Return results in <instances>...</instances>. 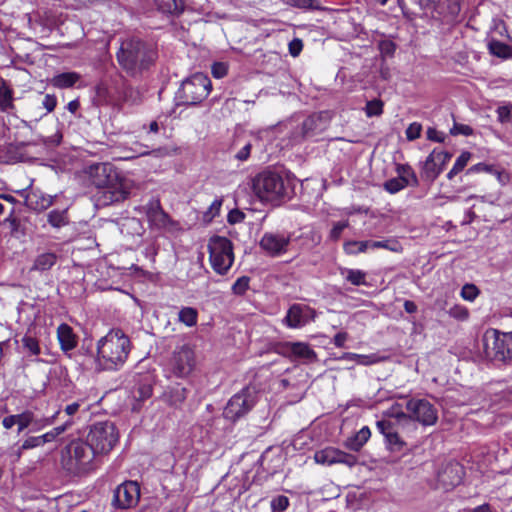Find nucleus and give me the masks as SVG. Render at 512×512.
<instances>
[{"label":"nucleus","mask_w":512,"mask_h":512,"mask_svg":"<svg viewBox=\"0 0 512 512\" xmlns=\"http://www.w3.org/2000/svg\"><path fill=\"white\" fill-rule=\"evenodd\" d=\"M87 174L92 185L99 192L96 196L97 205L109 206L126 200L132 190L133 183L122 176L111 163L90 165Z\"/></svg>","instance_id":"obj_1"},{"label":"nucleus","mask_w":512,"mask_h":512,"mask_svg":"<svg viewBox=\"0 0 512 512\" xmlns=\"http://www.w3.org/2000/svg\"><path fill=\"white\" fill-rule=\"evenodd\" d=\"M158 52L153 44L130 37L121 41L116 53L119 66L130 76H137L154 65Z\"/></svg>","instance_id":"obj_2"},{"label":"nucleus","mask_w":512,"mask_h":512,"mask_svg":"<svg viewBox=\"0 0 512 512\" xmlns=\"http://www.w3.org/2000/svg\"><path fill=\"white\" fill-rule=\"evenodd\" d=\"M131 350V342L120 329L110 330L97 343L100 365L107 370H116L124 365Z\"/></svg>","instance_id":"obj_3"},{"label":"nucleus","mask_w":512,"mask_h":512,"mask_svg":"<svg viewBox=\"0 0 512 512\" xmlns=\"http://www.w3.org/2000/svg\"><path fill=\"white\" fill-rule=\"evenodd\" d=\"M252 190L261 201H275L289 198L292 189L283 177L272 171H263L252 180Z\"/></svg>","instance_id":"obj_4"},{"label":"nucleus","mask_w":512,"mask_h":512,"mask_svg":"<svg viewBox=\"0 0 512 512\" xmlns=\"http://www.w3.org/2000/svg\"><path fill=\"white\" fill-rule=\"evenodd\" d=\"M65 468L75 474L87 473L95 469V457L98 455L89 441L72 440L65 448Z\"/></svg>","instance_id":"obj_5"},{"label":"nucleus","mask_w":512,"mask_h":512,"mask_svg":"<svg viewBox=\"0 0 512 512\" xmlns=\"http://www.w3.org/2000/svg\"><path fill=\"white\" fill-rule=\"evenodd\" d=\"M209 260L213 270L225 275L234 262L232 242L223 236H213L208 243Z\"/></svg>","instance_id":"obj_6"},{"label":"nucleus","mask_w":512,"mask_h":512,"mask_svg":"<svg viewBox=\"0 0 512 512\" xmlns=\"http://www.w3.org/2000/svg\"><path fill=\"white\" fill-rule=\"evenodd\" d=\"M119 434L114 423L109 421L93 424L87 440L98 455L108 454L116 445Z\"/></svg>","instance_id":"obj_7"},{"label":"nucleus","mask_w":512,"mask_h":512,"mask_svg":"<svg viewBox=\"0 0 512 512\" xmlns=\"http://www.w3.org/2000/svg\"><path fill=\"white\" fill-rule=\"evenodd\" d=\"M483 342L488 358L504 363L512 360V332L492 330L484 335Z\"/></svg>","instance_id":"obj_8"},{"label":"nucleus","mask_w":512,"mask_h":512,"mask_svg":"<svg viewBox=\"0 0 512 512\" xmlns=\"http://www.w3.org/2000/svg\"><path fill=\"white\" fill-rule=\"evenodd\" d=\"M145 215L150 229L162 234L176 235L182 230L178 221L172 219L162 208L158 199L150 200L144 206Z\"/></svg>","instance_id":"obj_9"},{"label":"nucleus","mask_w":512,"mask_h":512,"mask_svg":"<svg viewBox=\"0 0 512 512\" xmlns=\"http://www.w3.org/2000/svg\"><path fill=\"white\" fill-rule=\"evenodd\" d=\"M211 88L210 79L202 73H196L182 83L179 97L185 105H196L209 95Z\"/></svg>","instance_id":"obj_10"},{"label":"nucleus","mask_w":512,"mask_h":512,"mask_svg":"<svg viewBox=\"0 0 512 512\" xmlns=\"http://www.w3.org/2000/svg\"><path fill=\"white\" fill-rule=\"evenodd\" d=\"M258 398L254 387H245L233 395L224 408L223 415L226 419L236 421L247 414L256 404Z\"/></svg>","instance_id":"obj_11"},{"label":"nucleus","mask_w":512,"mask_h":512,"mask_svg":"<svg viewBox=\"0 0 512 512\" xmlns=\"http://www.w3.org/2000/svg\"><path fill=\"white\" fill-rule=\"evenodd\" d=\"M196 367V355L188 345L176 349L169 361V369L178 378L188 377Z\"/></svg>","instance_id":"obj_12"},{"label":"nucleus","mask_w":512,"mask_h":512,"mask_svg":"<svg viewBox=\"0 0 512 512\" xmlns=\"http://www.w3.org/2000/svg\"><path fill=\"white\" fill-rule=\"evenodd\" d=\"M409 420H414L423 426H432L438 420L436 407L424 398H411L406 402Z\"/></svg>","instance_id":"obj_13"},{"label":"nucleus","mask_w":512,"mask_h":512,"mask_svg":"<svg viewBox=\"0 0 512 512\" xmlns=\"http://www.w3.org/2000/svg\"><path fill=\"white\" fill-rule=\"evenodd\" d=\"M291 243V235L284 232H265L259 247L270 257H279L288 252Z\"/></svg>","instance_id":"obj_14"},{"label":"nucleus","mask_w":512,"mask_h":512,"mask_svg":"<svg viewBox=\"0 0 512 512\" xmlns=\"http://www.w3.org/2000/svg\"><path fill=\"white\" fill-rule=\"evenodd\" d=\"M140 499V487L136 481H125L113 494V505L119 509H129L137 505Z\"/></svg>","instance_id":"obj_15"},{"label":"nucleus","mask_w":512,"mask_h":512,"mask_svg":"<svg viewBox=\"0 0 512 512\" xmlns=\"http://www.w3.org/2000/svg\"><path fill=\"white\" fill-rule=\"evenodd\" d=\"M314 460L318 464L322 465H334L344 464L348 467H353L357 463V457L355 455L346 453L334 447H326L314 454Z\"/></svg>","instance_id":"obj_16"},{"label":"nucleus","mask_w":512,"mask_h":512,"mask_svg":"<svg viewBox=\"0 0 512 512\" xmlns=\"http://www.w3.org/2000/svg\"><path fill=\"white\" fill-rule=\"evenodd\" d=\"M464 468L458 462L444 464L437 473L438 487L449 491L462 482Z\"/></svg>","instance_id":"obj_17"},{"label":"nucleus","mask_w":512,"mask_h":512,"mask_svg":"<svg viewBox=\"0 0 512 512\" xmlns=\"http://www.w3.org/2000/svg\"><path fill=\"white\" fill-rule=\"evenodd\" d=\"M451 157L452 154L449 152L434 149L423 164V177L434 181L443 171Z\"/></svg>","instance_id":"obj_18"},{"label":"nucleus","mask_w":512,"mask_h":512,"mask_svg":"<svg viewBox=\"0 0 512 512\" xmlns=\"http://www.w3.org/2000/svg\"><path fill=\"white\" fill-rule=\"evenodd\" d=\"M377 430L384 436L387 448L392 452H401L406 446L405 441L399 436L398 425L390 419H382L376 422Z\"/></svg>","instance_id":"obj_19"},{"label":"nucleus","mask_w":512,"mask_h":512,"mask_svg":"<svg viewBox=\"0 0 512 512\" xmlns=\"http://www.w3.org/2000/svg\"><path fill=\"white\" fill-rule=\"evenodd\" d=\"M279 353L291 360H301L304 363L316 361L317 355L308 343L286 342L279 347Z\"/></svg>","instance_id":"obj_20"},{"label":"nucleus","mask_w":512,"mask_h":512,"mask_svg":"<svg viewBox=\"0 0 512 512\" xmlns=\"http://www.w3.org/2000/svg\"><path fill=\"white\" fill-rule=\"evenodd\" d=\"M123 80L101 81L96 86V99L99 103L118 107Z\"/></svg>","instance_id":"obj_21"},{"label":"nucleus","mask_w":512,"mask_h":512,"mask_svg":"<svg viewBox=\"0 0 512 512\" xmlns=\"http://www.w3.org/2000/svg\"><path fill=\"white\" fill-rule=\"evenodd\" d=\"M315 316V310L308 305L293 304L288 309L283 322L289 328H300L314 320Z\"/></svg>","instance_id":"obj_22"},{"label":"nucleus","mask_w":512,"mask_h":512,"mask_svg":"<svg viewBox=\"0 0 512 512\" xmlns=\"http://www.w3.org/2000/svg\"><path fill=\"white\" fill-rule=\"evenodd\" d=\"M61 414V410H57L51 417L37 419L31 410H25L20 414H15L18 432H22L29 426H33L32 430L40 429L51 425L54 420Z\"/></svg>","instance_id":"obj_23"},{"label":"nucleus","mask_w":512,"mask_h":512,"mask_svg":"<svg viewBox=\"0 0 512 512\" xmlns=\"http://www.w3.org/2000/svg\"><path fill=\"white\" fill-rule=\"evenodd\" d=\"M143 98V94L138 88L131 87L123 81L120 91V101L117 108L122 110L125 106L132 107L141 105Z\"/></svg>","instance_id":"obj_24"},{"label":"nucleus","mask_w":512,"mask_h":512,"mask_svg":"<svg viewBox=\"0 0 512 512\" xmlns=\"http://www.w3.org/2000/svg\"><path fill=\"white\" fill-rule=\"evenodd\" d=\"M430 9L439 16L455 19L461 11L460 0H439Z\"/></svg>","instance_id":"obj_25"},{"label":"nucleus","mask_w":512,"mask_h":512,"mask_svg":"<svg viewBox=\"0 0 512 512\" xmlns=\"http://www.w3.org/2000/svg\"><path fill=\"white\" fill-rule=\"evenodd\" d=\"M57 338L60 347L63 351L67 352L77 346V337L73 329L66 323H62L57 328Z\"/></svg>","instance_id":"obj_26"},{"label":"nucleus","mask_w":512,"mask_h":512,"mask_svg":"<svg viewBox=\"0 0 512 512\" xmlns=\"http://www.w3.org/2000/svg\"><path fill=\"white\" fill-rule=\"evenodd\" d=\"M26 204L29 208L36 211H43L53 204V197L44 195L40 191L30 192L26 198Z\"/></svg>","instance_id":"obj_27"},{"label":"nucleus","mask_w":512,"mask_h":512,"mask_svg":"<svg viewBox=\"0 0 512 512\" xmlns=\"http://www.w3.org/2000/svg\"><path fill=\"white\" fill-rule=\"evenodd\" d=\"M187 389L180 384L169 387L164 393V401L173 407L181 406L187 398Z\"/></svg>","instance_id":"obj_28"},{"label":"nucleus","mask_w":512,"mask_h":512,"mask_svg":"<svg viewBox=\"0 0 512 512\" xmlns=\"http://www.w3.org/2000/svg\"><path fill=\"white\" fill-rule=\"evenodd\" d=\"M370 436V429L367 426H364L355 435L345 441V447L349 450L358 452L369 440Z\"/></svg>","instance_id":"obj_29"},{"label":"nucleus","mask_w":512,"mask_h":512,"mask_svg":"<svg viewBox=\"0 0 512 512\" xmlns=\"http://www.w3.org/2000/svg\"><path fill=\"white\" fill-rule=\"evenodd\" d=\"M81 78L80 74L77 72H64L55 75L51 79V84L55 88L58 89H66L73 87L77 81Z\"/></svg>","instance_id":"obj_30"},{"label":"nucleus","mask_w":512,"mask_h":512,"mask_svg":"<svg viewBox=\"0 0 512 512\" xmlns=\"http://www.w3.org/2000/svg\"><path fill=\"white\" fill-rule=\"evenodd\" d=\"M154 2L163 14L180 15L184 11L183 0H154Z\"/></svg>","instance_id":"obj_31"},{"label":"nucleus","mask_w":512,"mask_h":512,"mask_svg":"<svg viewBox=\"0 0 512 512\" xmlns=\"http://www.w3.org/2000/svg\"><path fill=\"white\" fill-rule=\"evenodd\" d=\"M491 55L506 60L512 58V47L496 39L489 40L487 44Z\"/></svg>","instance_id":"obj_32"},{"label":"nucleus","mask_w":512,"mask_h":512,"mask_svg":"<svg viewBox=\"0 0 512 512\" xmlns=\"http://www.w3.org/2000/svg\"><path fill=\"white\" fill-rule=\"evenodd\" d=\"M57 262V256L54 253H43L34 260L31 271L44 272L50 270Z\"/></svg>","instance_id":"obj_33"},{"label":"nucleus","mask_w":512,"mask_h":512,"mask_svg":"<svg viewBox=\"0 0 512 512\" xmlns=\"http://www.w3.org/2000/svg\"><path fill=\"white\" fill-rule=\"evenodd\" d=\"M14 108L13 91L5 80L0 81V111L7 112Z\"/></svg>","instance_id":"obj_34"},{"label":"nucleus","mask_w":512,"mask_h":512,"mask_svg":"<svg viewBox=\"0 0 512 512\" xmlns=\"http://www.w3.org/2000/svg\"><path fill=\"white\" fill-rule=\"evenodd\" d=\"M22 348L27 357H37L41 353V347L36 337L26 333L22 339Z\"/></svg>","instance_id":"obj_35"},{"label":"nucleus","mask_w":512,"mask_h":512,"mask_svg":"<svg viewBox=\"0 0 512 512\" xmlns=\"http://www.w3.org/2000/svg\"><path fill=\"white\" fill-rule=\"evenodd\" d=\"M178 321L187 327H194L198 322L197 309L189 306L182 307L178 312Z\"/></svg>","instance_id":"obj_36"},{"label":"nucleus","mask_w":512,"mask_h":512,"mask_svg":"<svg viewBox=\"0 0 512 512\" xmlns=\"http://www.w3.org/2000/svg\"><path fill=\"white\" fill-rule=\"evenodd\" d=\"M341 274L352 285H355V286L368 285V283L366 281V273L362 270L345 268L341 271Z\"/></svg>","instance_id":"obj_37"},{"label":"nucleus","mask_w":512,"mask_h":512,"mask_svg":"<svg viewBox=\"0 0 512 512\" xmlns=\"http://www.w3.org/2000/svg\"><path fill=\"white\" fill-rule=\"evenodd\" d=\"M74 421L72 419H69L65 421L62 425L54 427L52 430L48 431L47 433L40 435L39 438L41 440L42 446L45 443L54 441L59 435L64 433L66 430H68L72 425Z\"/></svg>","instance_id":"obj_38"},{"label":"nucleus","mask_w":512,"mask_h":512,"mask_svg":"<svg viewBox=\"0 0 512 512\" xmlns=\"http://www.w3.org/2000/svg\"><path fill=\"white\" fill-rule=\"evenodd\" d=\"M343 249L348 255H356L364 253L371 249V241H355L350 240L344 243Z\"/></svg>","instance_id":"obj_39"},{"label":"nucleus","mask_w":512,"mask_h":512,"mask_svg":"<svg viewBox=\"0 0 512 512\" xmlns=\"http://www.w3.org/2000/svg\"><path fill=\"white\" fill-rule=\"evenodd\" d=\"M132 396L137 401H145L152 396V385L149 381L138 383L132 390Z\"/></svg>","instance_id":"obj_40"},{"label":"nucleus","mask_w":512,"mask_h":512,"mask_svg":"<svg viewBox=\"0 0 512 512\" xmlns=\"http://www.w3.org/2000/svg\"><path fill=\"white\" fill-rule=\"evenodd\" d=\"M472 154L468 151H464L460 154V156L456 159L452 169L448 172L447 178L449 180L453 179L458 173H460L468 164L471 159Z\"/></svg>","instance_id":"obj_41"},{"label":"nucleus","mask_w":512,"mask_h":512,"mask_svg":"<svg viewBox=\"0 0 512 512\" xmlns=\"http://www.w3.org/2000/svg\"><path fill=\"white\" fill-rule=\"evenodd\" d=\"M396 172L398 174V178H404L405 181H408V186L418 185V179L416 177V174L409 165L398 164L396 167Z\"/></svg>","instance_id":"obj_42"},{"label":"nucleus","mask_w":512,"mask_h":512,"mask_svg":"<svg viewBox=\"0 0 512 512\" xmlns=\"http://www.w3.org/2000/svg\"><path fill=\"white\" fill-rule=\"evenodd\" d=\"M384 415L388 417V419H395V423H397V425H399V423L403 420H408L409 419V412L408 413H405L403 410H402V407L400 404L398 403H395L393 404L390 408H388L385 412H384Z\"/></svg>","instance_id":"obj_43"},{"label":"nucleus","mask_w":512,"mask_h":512,"mask_svg":"<svg viewBox=\"0 0 512 512\" xmlns=\"http://www.w3.org/2000/svg\"><path fill=\"white\" fill-rule=\"evenodd\" d=\"M48 222L56 228H60L68 223L65 210H52L48 214Z\"/></svg>","instance_id":"obj_44"},{"label":"nucleus","mask_w":512,"mask_h":512,"mask_svg":"<svg viewBox=\"0 0 512 512\" xmlns=\"http://www.w3.org/2000/svg\"><path fill=\"white\" fill-rule=\"evenodd\" d=\"M384 189L390 194H395L408 186V181L404 178H391L384 183Z\"/></svg>","instance_id":"obj_45"},{"label":"nucleus","mask_w":512,"mask_h":512,"mask_svg":"<svg viewBox=\"0 0 512 512\" xmlns=\"http://www.w3.org/2000/svg\"><path fill=\"white\" fill-rule=\"evenodd\" d=\"M389 359L388 356L381 355L379 353H372L369 355L360 354L358 365L369 366L381 362H385Z\"/></svg>","instance_id":"obj_46"},{"label":"nucleus","mask_w":512,"mask_h":512,"mask_svg":"<svg viewBox=\"0 0 512 512\" xmlns=\"http://www.w3.org/2000/svg\"><path fill=\"white\" fill-rule=\"evenodd\" d=\"M287 4L304 10H315L320 8L318 0H286Z\"/></svg>","instance_id":"obj_47"},{"label":"nucleus","mask_w":512,"mask_h":512,"mask_svg":"<svg viewBox=\"0 0 512 512\" xmlns=\"http://www.w3.org/2000/svg\"><path fill=\"white\" fill-rule=\"evenodd\" d=\"M365 113L368 117L379 116L383 113V102L379 99H373L366 103Z\"/></svg>","instance_id":"obj_48"},{"label":"nucleus","mask_w":512,"mask_h":512,"mask_svg":"<svg viewBox=\"0 0 512 512\" xmlns=\"http://www.w3.org/2000/svg\"><path fill=\"white\" fill-rule=\"evenodd\" d=\"M387 249L393 252H398L401 249V245L396 240H382V241H371V249Z\"/></svg>","instance_id":"obj_49"},{"label":"nucleus","mask_w":512,"mask_h":512,"mask_svg":"<svg viewBox=\"0 0 512 512\" xmlns=\"http://www.w3.org/2000/svg\"><path fill=\"white\" fill-rule=\"evenodd\" d=\"M250 278L248 276L239 277L232 285V292L235 295L242 296L249 289Z\"/></svg>","instance_id":"obj_50"},{"label":"nucleus","mask_w":512,"mask_h":512,"mask_svg":"<svg viewBox=\"0 0 512 512\" xmlns=\"http://www.w3.org/2000/svg\"><path fill=\"white\" fill-rule=\"evenodd\" d=\"M480 172H486V173L495 174V175H497V177L499 179H500V176H501V172L498 171L497 169H495V167L493 165H488V164H485V163L475 164V165H473L472 167H470L467 170L468 174L480 173Z\"/></svg>","instance_id":"obj_51"},{"label":"nucleus","mask_w":512,"mask_h":512,"mask_svg":"<svg viewBox=\"0 0 512 512\" xmlns=\"http://www.w3.org/2000/svg\"><path fill=\"white\" fill-rule=\"evenodd\" d=\"M289 506V499L284 495H279L271 500L272 512H283Z\"/></svg>","instance_id":"obj_52"},{"label":"nucleus","mask_w":512,"mask_h":512,"mask_svg":"<svg viewBox=\"0 0 512 512\" xmlns=\"http://www.w3.org/2000/svg\"><path fill=\"white\" fill-rule=\"evenodd\" d=\"M479 295V290L474 284H465L461 289V296L467 301H474Z\"/></svg>","instance_id":"obj_53"},{"label":"nucleus","mask_w":512,"mask_h":512,"mask_svg":"<svg viewBox=\"0 0 512 512\" xmlns=\"http://www.w3.org/2000/svg\"><path fill=\"white\" fill-rule=\"evenodd\" d=\"M349 225L348 221H338L333 224L332 229L329 233V238L332 241H337L341 237V234L345 228Z\"/></svg>","instance_id":"obj_54"},{"label":"nucleus","mask_w":512,"mask_h":512,"mask_svg":"<svg viewBox=\"0 0 512 512\" xmlns=\"http://www.w3.org/2000/svg\"><path fill=\"white\" fill-rule=\"evenodd\" d=\"M498 120L501 123H505L510 121L512 119V104H505L502 106H499L496 110Z\"/></svg>","instance_id":"obj_55"},{"label":"nucleus","mask_w":512,"mask_h":512,"mask_svg":"<svg viewBox=\"0 0 512 512\" xmlns=\"http://www.w3.org/2000/svg\"><path fill=\"white\" fill-rule=\"evenodd\" d=\"M421 132H422V125L418 122H413L407 127V129L405 131L406 138L409 141H414L421 136Z\"/></svg>","instance_id":"obj_56"},{"label":"nucleus","mask_w":512,"mask_h":512,"mask_svg":"<svg viewBox=\"0 0 512 512\" xmlns=\"http://www.w3.org/2000/svg\"><path fill=\"white\" fill-rule=\"evenodd\" d=\"M221 206L222 199H215L209 206L208 210L205 212L204 218L208 221H211L219 214Z\"/></svg>","instance_id":"obj_57"},{"label":"nucleus","mask_w":512,"mask_h":512,"mask_svg":"<svg viewBox=\"0 0 512 512\" xmlns=\"http://www.w3.org/2000/svg\"><path fill=\"white\" fill-rule=\"evenodd\" d=\"M43 108L46 110V114L51 113L57 106V97L54 94H44L41 102Z\"/></svg>","instance_id":"obj_58"},{"label":"nucleus","mask_w":512,"mask_h":512,"mask_svg":"<svg viewBox=\"0 0 512 512\" xmlns=\"http://www.w3.org/2000/svg\"><path fill=\"white\" fill-rule=\"evenodd\" d=\"M228 66L223 62H215L211 67V73L213 77L221 79L227 75Z\"/></svg>","instance_id":"obj_59"},{"label":"nucleus","mask_w":512,"mask_h":512,"mask_svg":"<svg viewBox=\"0 0 512 512\" xmlns=\"http://www.w3.org/2000/svg\"><path fill=\"white\" fill-rule=\"evenodd\" d=\"M450 133L452 135L470 136L473 133V129L465 124L454 123L453 127L450 129Z\"/></svg>","instance_id":"obj_60"},{"label":"nucleus","mask_w":512,"mask_h":512,"mask_svg":"<svg viewBox=\"0 0 512 512\" xmlns=\"http://www.w3.org/2000/svg\"><path fill=\"white\" fill-rule=\"evenodd\" d=\"M449 314L450 316L460 320L467 319L469 315L468 310L459 305H455L454 307H452L449 311Z\"/></svg>","instance_id":"obj_61"},{"label":"nucleus","mask_w":512,"mask_h":512,"mask_svg":"<svg viewBox=\"0 0 512 512\" xmlns=\"http://www.w3.org/2000/svg\"><path fill=\"white\" fill-rule=\"evenodd\" d=\"M244 219H245V214L238 209L231 210L228 213V217H227V220L230 224L241 223Z\"/></svg>","instance_id":"obj_62"},{"label":"nucleus","mask_w":512,"mask_h":512,"mask_svg":"<svg viewBox=\"0 0 512 512\" xmlns=\"http://www.w3.org/2000/svg\"><path fill=\"white\" fill-rule=\"evenodd\" d=\"M42 446L39 436L28 437L21 445V449L28 450Z\"/></svg>","instance_id":"obj_63"},{"label":"nucleus","mask_w":512,"mask_h":512,"mask_svg":"<svg viewBox=\"0 0 512 512\" xmlns=\"http://www.w3.org/2000/svg\"><path fill=\"white\" fill-rule=\"evenodd\" d=\"M83 402H80V401H76V402H73V403H70L68 405L65 406L63 412L69 416V417H73L74 415H76L80 409V407L82 406Z\"/></svg>","instance_id":"obj_64"}]
</instances>
